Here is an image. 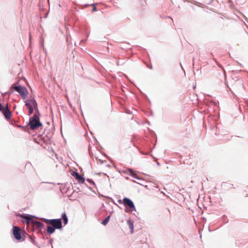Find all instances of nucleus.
Instances as JSON below:
<instances>
[{
	"instance_id": "f257e3e1",
	"label": "nucleus",
	"mask_w": 248,
	"mask_h": 248,
	"mask_svg": "<svg viewBox=\"0 0 248 248\" xmlns=\"http://www.w3.org/2000/svg\"><path fill=\"white\" fill-rule=\"evenodd\" d=\"M25 105L29 115L32 114L33 110L37 109V105L35 100L28 99L25 101Z\"/></svg>"
},
{
	"instance_id": "f03ea898",
	"label": "nucleus",
	"mask_w": 248,
	"mask_h": 248,
	"mask_svg": "<svg viewBox=\"0 0 248 248\" xmlns=\"http://www.w3.org/2000/svg\"><path fill=\"white\" fill-rule=\"evenodd\" d=\"M29 125L30 128L32 130L35 129L41 125L39 118L36 114L30 120Z\"/></svg>"
},
{
	"instance_id": "7ed1b4c3",
	"label": "nucleus",
	"mask_w": 248,
	"mask_h": 248,
	"mask_svg": "<svg viewBox=\"0 0 248 248\" xmlns=\"http://www.w3.org/2000/svg\"><path fill=\"white\" fill-rule=\"evenodd\" d=\"M0 111L2 112L6 119H10L12 116V113L8 108V104H7L5 106H2L0 103Z\"/></svg>"
},
{
	"instance_id": "20e7f679",
	"label": "nucleus",
	"mask_w": 248,
	"mask_h": 248,
	"mask_svg": "<svg viewBox=\"0 0 248 248\" xmlns=\"http://www.w3.org/2000/svg\"><path fill=\"white\" fill-rule=\"evenodd\" d=\"M11 89H14L15 91L17 92L23 98H25L28 93L26 88L24 87L20 86H14L13 85Z\"/></svg>"
},
{
	"instance_id": "39448f33",
	"label": "nucleus",
	"mask_w": 248,
	"mask_h": 248,
	"mask_svg": "<svg viewBox=\"0 0 248 248\" xmlns=\"http://www.w3.org/2000/svg\"><path fill=\"white\" fill-rule=\"evenodd\" d=\"M47 224H51L54 228L61 229L62 227L61 219H47Z\"/></svg>"
},
{
	"instance_id": "423d86ee",
	"label": "nucleus",
	"mask_w": 248,
	"mask_h": 248,
	"mask_svg": "<svg viewBox=\"0 0 248 248\" xmlns=\"http://www.w3.org/2000/svg\"><path fill=\"white\" fill-rule=\"evenodd\" d=\"M20 231V229L19 227H18L17 226L13 227V232L14 236L16 239L17 240H19L21 239V236Z\"/></svg>"
},
{
	"instance_id": "0eeeda50",
	"label": "nucleus",
	"mask_w": 248,
	"mask_h": 248,
	"mask_svg": "<svg viewBox=\"0 0 248 248\" xmlns=\"http://www.w3.org/2000/svg\"><path fill=\"white\" fill-rule=\"evenodd\" d=\"M123 203L125 206H127L131 209H135L134 204L133 202H132V201L131 200H130V199H129L127 198H124L123 199Z\"/></svg>"
},
{
	"instance_id": "6e6552de",
	"label": "nucleus",
	"mask_w": 248,
	"mask_h": 248,
	"mask_svg": "<svg viewBox=\"0 0 248 248\" xmlns=\"http://www.w3.org/2000/svg\"><path fill=\"white\" fill-rule=\"evenodd\" d=\"M73 176L80 183H84L85 182V179L80 175L78 172H74L72 174Z\"/></svg>"
},
{
	"instance_id": "1a4fd4ad",
	"label": "nucleus",
	"mask_w": 248,
	"mask_h": 248,
	"mask_svg": "<svg viewBox=\"0 0 248 248\" xmlns=\"http://www.w3.org/2000/svg\"><path fill=\"white\" fill-rule=\"evenodd\" d=\"M33 228L37 229H41L43 227V224L38 221H31Z\"/></svg>"
},
{
	"instance_id": "9d476101",
	"label": "nucleus",
	"mask_w": 248,
	"mask_h": 248,
	"mask_svg": "<svg viewBox=\"0 0 248 248\" xmlns=\"http://www.w3.org/2000/svg\"><path fill=\"white\" fill-rule=\"evenodd\" d=\"M38 143L42 146H44V148L45 147V145L46 144L45 136L41 137L40 139L39 140Z\"/></svg>"
},
{
	"instance_id": "9b49d317",
	"label": "nucleus",
	"mask_w": 248,
	"mask_h": 248,
	"mask_svg": "<svg viewBox=\"0 0 248 248\" xmlns=\"http://www.w3.org/2000/svg\"><path fill=\"white\" fill-rule=\"evenodd\" d=\"M22 217L26 220V223L29 224L32 220V217L29 216H22Z\"/></svg>"
},
{
	"instance_id": "f8f14e48",
	"label": "nucleus",
	"mask_w": 248,
	"mask_h": 248,
	"mask_svg": "<svg viewBox=\"0 0 248 248\" xmlns=\"http://www.w3.org/2000/svg\"><path fill=\"white\" fill-rule=\"evenodd\" d=\"M62 219L63 220L64 224L66 225L68 222V218L66 216V215L65 213L62 214Z\"/></svg>"
},
{
	"instance_id": "ddd939ff",
	"label": "nucleus",
	"mask_w": 248,
	"mask_h": 248,
	"mask_svg": "<svg viewBox=\"0 0 248 248\" xmlns=\"http://www.w3.org/2000/svg\"><path fill=\"white\" fill-rule=\"evenodd\" d=\"M55 229L53 226H47V232L49 233H52L55 232Z\"/></svg>"
},
{
	"instance_id": "4468645a",
	"label": "nucleus",
	"mask_w": 248,
	"mask_h": 248,
	"mask_svg": "<svg viewBox=\"0 0 248 248\" xmlns=\"http://www.w3.org/2000/svg\"><path fill=\"white\" fill-rule=\"evenodd\" d=\"M110 217L108 216L102 221V224L106 225L109 220Z\"/></svg>"
},
{
	"instance_id": "2eb2a0df",
	"label": "nucleus",
	"mask_w": 248,
	"mask_h": 248,
	"mask_svg": "<svg viewBox=\"0 0 248 248\" xmlns=\"http://www.w3.org/2000/svg\"><path fill=\"white\" fill-rule=\"evenodd\" d=\"M128 225H129V228L131 230V232L133 233V229H134V226H133V223L132 222H131L130 221H129Z\"/></svg>"
},
{
	"instance_id": "dca6fc26",
	"label": "nucleus",
	"mask_w": 248,
	"mask_h": 248,
	"mask_svg": "<svg viewBox=\"0 0 248 248\" xmlns=\"http://www.w3.org/2000/svg\"><path fill=\"white\" fill-rule=\"evenodd\" d=\"M218 64V65L220 67H221V68L222 69L223 71H224V75H225V70L224 69L223 67H222L220 64Z\"/></svg>"
},
{
	"instance_id": "f3484780",
	"label": "nucleus",
	"mask_w": 248,
	"mask_h": 248,
	"mask_svg": "<svg viewBox=\"0 0 248 248\" xmlns=\"http://www.w3.org/2000/svg\"><path fill=\"white\" fill-rule=\"evenodd\" d=\"M96 7L95 6H94L93 8V11H96Z\"/></svg>"
},
{
	"instance_id": "a211bd4d",
	"label": "nucleus",
	"mask_w": 248,
	"mask_h": 248,
	"mask_svg": "<svg viewBox=\"0 0 248 248\" xmlns=\"http://www.w3.org/2000/svg\"><path fill=\"white\" fill-rule=\"evenodd\" d=\"M46 13L45 14V17H46Z\"/></svg>"
}]
</instances>
